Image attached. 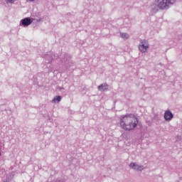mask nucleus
<instances>
[{"instance_id": "nucleus-1", "label": "nucleus", "mask_w": 182, "mask_h": 182, "mask_svg": "<svg viewBox=\"0 0 182 182\" xmlns=\"http://www.w3.org/2000/svg\"><path fill=\"white\" fill-rule=\"evenodd\" d=\"M139 119L134 114H128L121 118L120 126L124 130H133L137 127Z\"/></svg>"}, {"instance_id": "nucleus-2", "label": "nucleus", "mask_w": 182, "mask_h": 182, "mask_svg": "<svg viewBox=\"0 0 182 182\" xmlns=\"http://www.w3.org/2000/svg\"><path fill=\"white\" fill-rule=\"evenodd\" d=\"M176 0H155V3L151 5V9L153 11H167L169 9L171 5H174Z\"/></svg>"}, {"instance_id": "nucleus-3", "label": "nucleus", "mask_w": 182, "mask_h": 182, "mask_svg": "<svg viewBox=\"0 0 182 182\" xmlns=\"http://www.w3.org/2000/svg\"><path fill=\"white\" fill-rule=\"evenodd\" d=\"M149 48H150V45L149 44V41H147V40L141 41L139 46V50L140 52H141V53H146Z\"/></svg>"}, {"instance_id": "nucleus-4", "label": "nucleus", "mask_w": 182, "mask_h": 182, "mask_svg": "<svg viewBox=\"0 0 182 182\" xmlns=\"http://www.w3.org/2000/svg\"><path fill=\"white\" fill-rule=\"evenodd\" d=\"M130 168L132 170H135L136 171H143V169L144 168V166L143 165H139L136 163L132 162L129 164Z\"/></svg>"}, {"instance_id": "nucleus-5", "label": "nucleus", "mask_w": 182, "mask_h": 182, "mask_svg": "<svg viewBox=\"0 0 182 182\" xmlns=\"http://www.w3.org/2000/svg\"><path fill=\"white\" fill-rule=\"evenodd\" d=\"M32 23V20L29 17H26L23 18L20 21V26H23V28H26L29 26Z\"/></svg>"}, {"instance_id": "nucleus-6", "label": "nucleus", "mask_w": 182, "mask_h": 182, "mask_svg": "<svg viewBox=\"0 0 182 182\" xmlns=\"http://www.w3.org/2000/svg\"><path fill=\"white\" fill-rule=\"evenodd\" d=\"M164 119L166 122H171V120H173V117H174V115L170 110H166L164 112Z\"/></svg>"}, {"instance_id": "nucleus-7", "label": "nucleus", "mask_w": 182, "mask_h": 182, "mask_svg": "<svg viewBox=\"0 0 182 182\" xmlns=\"http://www.w3.org/2000/svg\"><path fill=\"white\" fill-rule=\"evenodd\" d=\"M97 89L100 92H105V90H107V89H109V85H107V83H103L99 85Z\"/></svg>"}, {"instance_id": "nucleus-8", "label": "nucleus", "mask_w": 182, "mask_h": 182, "mask_svg": "<svg viewBox=\"0 0 182 182\" xmlns=\"http://www.w3.org/2000/svg\"><path fill=\"white\" fill-rule=\"evenodd\" d=\"M44 58L46 60H48L46 63H50V62L53 60V54L52 53H48Z\"/></svg>"}, {"instance_id": "nucleus-9", "label": "nucleus", "mask_w": 182, "mask_h": 182, "mask_svg": "<svg viewBox=\"0 0 182 182\" xmlns=\"http://www.w3.org/2000/svg\"><path fill=\"white\" fill-rule=\"evenodd\" d=\"M62 100V97L58 95L53 97L52 100V103H59Z\"/></svg>"}, {"instance_id": "nucleus-10", "label": "nucleus", "mask_w": 182, "mask_h": 182, "mask_svg": "<svg viewBox=\"0 0 182 182\" xmlns=\"http://www.w3.org/2000/svg\"><path fill=\"white\" fill-rule=\"evenodd\" d=\"M120 36L122 39H129L130 38V36L127 33H120Z\"/></svg>"}, {"instance_id": "nucleus-11", "label": "nucleus", "mask_w": 182, "mask_h": 182, "mask_svg": "<svg viewBox=\"0 0 182 182\" xmlns=\"http://www.w3.org/2000/svg\"><path fill=\"white\" fill-rule=\"evenodd\" d=\"M16 0H6L7 4H14Z\"/></svg>"}, {"instance_id": "nucleus-12", "label": "nucleus", "mask_w": 182, "mask_h": 182, "mask_svg": "<svg viewBox=\"0 0 182 182\" xmlns=\"http://www.w3.org/2000/svg\"><path fill=\"white\" fill-rule=\"evenodd\" d=\"M36 0H26V2H35Z\"/></svg>"}, {"instance_id": "nucleus-13", "label": "nucleus", "mask_w": 182, "mask_h": 182, "mask_svg": "<svg viewBox=\"0 0 182 182\" xmlns=\"http://www.w3.org/2000/svg\"><path fill=\"white\" fill-rule=\"evenodd\" d=\"M0 156H1V152H0Z\"/></svg>"}]
</instances>
